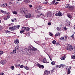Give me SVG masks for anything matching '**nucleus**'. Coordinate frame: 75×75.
<instances>
[{"instance_id": "f257e3e1", "label": "nucleus", "mask_w": 75, "mask_h": 75, "mask_svg": "<svg viewBox=\"0 0 75 75\" xmlns=\"http://www.w3.org/2000/svg\"><path fill=\"white\" fill-rule=\"evenodd\" d=\"M66 49L67 50H68V51H72V50H73V48H72V45H71L67 44Z\"/></svg>"}, {"instance_id": "f03ea898", "label": "nucleus", "mask_w": 75, "mask_h": 75, "mask_svg": "<svg viewBox=\"0 0 75 75\" xmlns=\"http://www.w3.org/2000/svg\"><path fill=\"white\" fill-rule=\"evenodd\" d=\"M21 12L22 13H23L24 14H27V13H28V10H27V9L26 8H25V9H23L21 11Z\"/></svg>"}, {"instance_id": "7ed1b4c3", "label": "nucleus", "mask_w": 75, "mask_h": 75, "mask_svg": "<svg viewBox=\"0 0 75 75\" xmlns=\"http://www.w3.org/2000/svg\"><path fill=\"white\" fill-rule=\"evenodd\" d=\"M17 28L16 26H13L12 27H10L9 28V30L11 31H14Z\"/></svg>"}, {"instance_id": "20e7f679", "label": "nucleus", "mask_w": 75, "mask_h": 75, "mask_svg": "<svg viewBox=\"0 0 75 75\" xmlns=\"http://www.w3.org/2000/svg\"><path fill=\"white\" fill-rule=\"evenodd\" d=\"M6 62H7V61L5 60H4L1 61L0 64H2V65H5V64H6Z\"/></svg>"}, {"instance_id": "39448f33", "label": "nucleus", "mask_w": 75, "mask_h": 75, "mask_svg": "<svg viewBox=\"0 0 75 75\" xmlns=\"http://www.w3.org/2000/svg\"><path fill=\"white\" fill-rule=\"evenodd\" d=\"M67 16L70 19L72 18V13H69L67 14Z\"/></svg>"}, {"instance_id": "423d86ee", "label": "nucleus", "mask_w": 75, "mask_h": 75, "mask_svg": "<svg viewBox=\"0 0 75 75\" xmlns=\"http://www.w3.org/2000/svg\"><path fill=\"white\" fill-rule=\"evenodd\" d=\"M65 7L66 8H71V7H72V6L68 4H66L65 6Z\"/></svg>"}, {"instance_id": "0eeeda50", "label": "nucleus", "mask_w": 75, "mask_h": 75, "mask_svg": "<svg viewBox=\"0 0 75 75\" xmlns=\"http://www.w3.org/2000/svg\"><path fill=\"white\" fill-rule=\"evenodd\" d=\"M65 7L66 8H71V7H72V6L68 4H66L65 6Z\"/></svg>"}, {"instance_id": "6e6552de", "label": "nucleus", "mask_w": 75, "mask_h": 75, "mask_svg": "<svg viewBox=\"0 0 75 75\" xmlns=\"http://www.w3.org/2000/svg\"><path fill=\"white\" fill-rule=\"evenodd\" d=\"M36 8L37 10H42V7L41 6H38Z\"/></svg>"}, {"instance_id": "1a4fd4ad", "label": "nucleus", "mask_w": 75, "mask_h": 75, "mask_svg": "<svg viewBox=\"0 0 75 75\" xmlns=\"http://www.w3.org/2000/svg\"><path fill=\"white\" fill-rule=\"evenodd\" d=\"M44 73L46 75H49V74H50V71L45 70L44 72Z\"/></svg>"}, {"instance_id": "9d476101", "label": "nucleus", "mask_w": 75, "mask_h": 75, "mask_svg": "<svg viewBox=\"0 0 75 75\" xmlns=\"http://www.w3.org/2000/svg\"><path fill=\"white\" fill-rule=\"evenodd\" d=\"M29 48H30V50H32L33 51H37V48L34 47H33L32 48H31V47H30Z\"/></svg>"}, {"instance_id": "9b49d317", "label": "nucleus", "mask_w": 75, "mask_h": 75, "mask_svg": "<svg viewBox=\"0 0 75 75\" xmlns=\"http://www.w3.org/2000/svg\"><path fill=\"white\" fill-rule=\"evenodd\" d=\"M37 65L39 68H41L42 69H43V68H44V66H43V65H41L40 64H38Z\"/></svg>"}, {"instance_id": "f8f14e48", "label": "nucleus", "mask_w": 75, "mask_h": 75, "mask_svg": "<svg viewBox=\"0 0 75 75\" xmlns=\"http://www.w3.org/2000/svg\"><path fill=\"white\" fill-rule=\"evenodd\" d=\"M65 58H66V56L64 55L61 57L60 59L61 60H65Z\"/></svg>"}, {"instance_id": "ddd939ff", "label": "nucleus", "mask_w": 75, "mask_h": 75, "mask_svg": "<svg viewBox=\"0 0 75 75\" xmlns=\"http://www.w3.org/2000/svg\"><path fill=\"white\" fill-rule=\"evenodd\" d=\"M26 18H30V17H31V14L29 13L28 15H27L25 16Z\"/></svg>"}, {"instance_id": "4468645a", "label": "nucleus", "mask_w": 75, "mask_h": 75, "mask_svg": "<svg viewBox=\"0 0 75 75\" xmlns=\"http://www.w3.org/2000/svg\"><path fill=\"white\" fill-rule=\"evenodd\" d=\"M65 25L67 26H68L69 25H70L71 24V22L68 21L67 22L65 23Z\"/></svg>"}, {"instance_id": "2eb2a0df", "label": "nucleus", "mask_w": 75, "mask_h": 75, "mask_svg": "<svg viewBox=\"0 0 75 75\" xmlns=\"http://www.w3.org/2000/svg\"><path fill=\"white\" fill-rule=\"evenodd\" d=\"M14 43L15 44H18L19 43V42L18 41V40H16L14 41Z\"/></svg>"}, {"instance_id": "dca6fc26", "label": "nucleus", "mask_w": 75, "mask_h": 75, "mask_svg": "<svg viewBox=\"0 0 75 75\" xmlns=\"http://www.w3.org/2000/svg\"><path fill=\"white\" fill-rule=\"evenodd\" d=\"M43 62L44 63H48V62L47 61V59L46 58H45L43 60Z\"/></svg>"}, {"instance_id": "f3484780", "label": "nucleus", "mask_w": 75, "mask_h": 75, "mask_svg": "<svg viewBox=\"0 0 75 75\" xmlns=\"http://www.w3.org/2000/svg\"><path fill=\"white\" fill-rule=\"evenodd\" d=\"M15 66L16 67V68H17V67H20V64H15Z\"/></svg>"}, {"instance_id": "a211bd4d", "label": "nucleus", "mask_w": 75, "mask_h": 75, "mask_svg": "<svg viewBox=\"0 0 75 75\" xmlns=\"http://www.w3.org/2000/svg\"><path fill=\"white\" fill-rule=\"evenodd\" d=\"M66 69L67 71H69L71 69V67L69 66H68L66 67Z\"/></svg>"}, {"instance_id": "6ab92c4d", "label": "nucleus", "mask_w": 75, "mask_h": 75, "mask_svg": "<svg viewBox=\"0 0 75 75\" xmlns=\"http://www.w3.org/2000/svg\"><path fill=\"white\" fill-rule=\"evenodd\" d=\"M30 54L34 55L35 54V52L34 51H30Z\"/></svg>"}, {"instance_id": "aec40b11", "label": "nucleus", "mask_w": 75, "mask_h": 75, "mask_svg": "<svg viewBox=\"0 0 75 75\" xmlns=\"http://www.w3.org/2000/svg\"><path fill=\"white\" fill-rule=\"evenodd\" d=\"M30 30V28H29L28 27H25V31H29Z\"/></svg>"}, {"instance_id": "412c9836", "label": "nucleus", "mask_w": 75, "mask_h": 75, "mask_svg": "<svg viewBox=\"0 0 75 75\" xmlns=\"http://www.w3.org/2000/svg\"><path fill=\"white\" fill-rule=\"evenodd\" d=\"M47 16H48V17H51L52 16V15L51 14V13L48 12L47 13Z\"/></svg>"}, {"instance_id": "4be33fe9", "label": "nucleus", "mask_w": 75, "mask_h": 75, "mask_svg": "<svg viewBox=\"0 0 75 75\" xmlns=\"http://www.w3.org/2000/svg\"><path fill=\"white\" fill-rule=\"evenodd\" d=\"M30 0H25L24 1L25 3H28L29 2H30Z\"/></svg>"}, {"instance_id": "5701e85b", "label": "nucleus", "mask_w": 75, "mask_h": 75, "mask_svg": "<svg viewBox=\"0 0 75 75\" xmlns=\"http://www.w3.org/2000/svg\"><path fill=\"white\" fill-rule=\"evenodd\" d=\"M20 48L19 47V46H17L16 47H15V50H18Z\"/></svg>"}, {"instance_id": "b1692460", "label": "nucleus", "mask_w": 75, "mask_h": 75, "mask_svg": "<svg viewBox=\"0 0 75 75\" xmlns=\"http://www.w3.org/2000/svg\"><path fill=\"white\" fill-rule=\"evenodd\" d=\"M1 12L3 14H7V12L6 11H4L3 10H1Z\"/></svg>"}, {"instance_id": "393cba45", "label": "nucleus", "mask_w": 75, "mask_h": 75, "mask_svg": "<svg viewBox=\"0 0 75 75\" xmlns=\"http://www.w3.org/2000/svg\"><path fill=\"white\" fill-rule=\"evenodd\" d=\"M0 6H1V7H4L6 6L4 4H0Z\"/></svg>"}, {"instance_id": "a878e982", "label": "nucleus", "mask_w": 75, "mask_h": 75, "mask_svg": "<svg viewBox=\"0 0 75 75\" xmlns=\"http://www.w3.org/2000/svg\"><path fill=\"white\" fill-rule=\"evenodd\" d=\"M58 13L59 16H62V13H61L60 11H59Z\"/></svg>"}, {"instance_id": "bb28decb", "label": "nucleus", "mask_w": 75, "mask_h": 75, "mask_svg": "<svg viewBox=\"0 0 75 75\" xmlns=\"http://www.w3.org/2000/svg\"><path fill=\"white\" fill-rule=\"evenodd\" d=\"M16 52H17V50H16V49H14L13 50V54H16Z\"/></svg>"}, {"instance_id": "cd10ccee", "label": "nucleus", "mask_w": 75, "mask_h": 75, "mask_svg": "<svg viewBox=\"0 0 75 75\" xmlns=\"http://www.w3.org/2000/svg\"><path fill=\"white\" fill-rule=\"evenodd\" d=\"M34 42H35V43L37 44H38V45H39V44H40V42L39 41H34Z\"/></svg>"}, {"instance_id": "c85d7f7f", "label": "nucleus", "mask_w": 75, "mask_h": 75, "mask_svg": "<svg viewBox=\"0 0 75 75\" xmlns=\"http://www.w3.org/2000/svg\"><path fill=\"white\" fill-rule=\"evenodd\" d=\"M24 68L25 69H26V70H30V69H29V68L27 66H25L24 67Z\"/></svg>"}, {"instance_id": "c756f323", "label": "nucleus", "mask_w": 75, "mask_h": 75, "mask_svg": "<svg viewBox=\"0 0 75 75\" xmlns=\"http://www.w3.org/2000/svg\"><path fill=\"white\" fill-rule=\"evenodd\" d=\"M60 33L59 32H57L56 33V34L55 35V37H57L58 35H59Z\"/></svg>"}, {"instance_id": "7c9ffc66", "label": "nucleus", "mask_w": 75, "mask_h": 75, "mask_svg": "<svg viewBox=\"0 0 75 75\" xmlns=\"http://www.w3.org/2000/svg\"><path fill=\"white\" fill-rule=\"evenodd\" d=\"M65 67V65L64 64H61L60 65V68L62 67V68H64Z\"/></svg>"}, {"instance_id": "2f4dec72", "label": "nucleus", "mask_w": 75, "mask_h": 75, "mask_svg": "<svg viewBox=\"0 0 75 75\" xmlns=\"http://www.w3.org/2000/svg\"><path fill=\"white\" fill-rule=\"evenodd\" d=\"M13 14H14L17 15V12H16V11H13L12 12Z\"/></svg>"}, {"instance_id": "473e14b6", "label": "nucleus", "mask_w": 75, "mask_h": 75, "mask_svg": "<svg viewBox=\"0 0 75 75\" xmlns=\"http://www.w3.org/2000/svg\"><path fill=\"white\" fill-rule=\"evenodd\" d=\"M55 3V0H54L52 2H51L50 3L51 4H54Z\"/></svg>"}, {"instance_id": "72a5a7b5", "label": "nucleus", "mask_w": 75, "mask_h": 75, "mask_svg": "<svg viewBox=\"0 0 75 75\" xmlns=\"http://www.w3.org/2000/svg\"><path fill=\"white\" fill-rule=\"evenodd\" d=\"M57 29L58 31H60L61 30V29L59 28H57Z\"/></svg>"}, {"instance_id": "f704fd0d", "label": "nucleus", "mask_w": 75, "mask_h": 75, "mask_svg": "<svg viewBox=\"0 0 75 75\" xmlns=\"http://www.w3.org/2000/svg\"><path fill=\"white\" fill-rule=\"evenodd\" d=\"M56 67L57 68H61V66L59 65H57Z\"/></svg>"}, {"instance_id": "c9c22d12", "label": "nucleus", "mask_w": 75, "mask_h": 75, "mask_svg": "<svg viewBox=\"0 0 75 75\" xmlns=\"http://www.w3.org/2000/svg\"><path fill=\"white\" fill-rule=\"evenodd\" d=\"M52 44H56V41L55 40H53L52 41Z\"/></svg>"}, {"instance_id": "e433bc0d", "label": "nucleus", "mask_w": 75, "mask_h": 75, "mask_svg": "<svg viewBox=\"0 0 75 75\" xmlns=\"http://www.w3.org/2000/svg\"><path fill=\"white\" fill-rule=\"evenodd\" d=\"M52 65H55V62L53 61L51 62Z\"/></svg>"}, {"instance_id": "4c0bfd02", "label": "nucleus", "mask_w": 75, "mask_h": 75, "mask_svg": "<svg viewBox=\"0 0 75 75\" xmlns=\"http://www.w3.org/2000/svg\"><path fill=\"white\" fill-rule=\"evenodd\" d=\"M24 30H21L20 32V33H21V34H23V33H24Z\"/></svg>"}, {"instance_id": "58836bf2", "label": "nucleus", "mask_w": 75, "mask_h": 75, "mask_svg": "<svg viewBox=\"0 0 75 75\" xmlns=\"http://www.w3.org/2000/svg\"><path fill=\"white\" fill-rule=\"evenodd\" d=\"M3 53H4V52L2 51H0V55H2Z\"/></svg>"}, {"instance_id": "ea45409f", "label": "nucleus", "mask_w": 75, "mask_h": 75, "mask_svg": "<svg viewBox=\"0 0 75 75\" xmlns=\"http://www.w3.org/2000/svg\"><path fill=\"white\" fill-rule=\"evenodd\" d=\"M64 37H61L60 38V40L61 41H62V40H64Z\"/></svg>"}, {"instance_id": "a19ab883", "label": "nucleus", "mask_w": 75, "mask_h": 75, "mask_svg": "<svg viewBox=\"0 0 75 75\" xmlns=\"http://www.w3.org/2000/svg\"><path fill=\"white\" fill-rule=\"evenodd\" d=\"M55 69H52L51 71V73H53L54 72V71H55Z\"/></svg>"}, {"instance_id": "79ce46f5", "label": "nucleus", "mask_w": 75, "mask_h": 75, "mask_svg": "<svg viewBox=\"0 0 75 75\" xmlns=\"http://www.w3.org/2000/svg\"><path fill=\"white\" fill-rule=\"evenodd\" d=\"M71 59H75V56L73 55V56H71Z\"/></svg>"}, {"instance_id": "37998d69", "label": "nucleus", "mask_w": 75, "mask_h": 75, "mask_svg": "<svg viewBox=\"0 0 75 75\" xmlns=\"http://www.w3.org/2000/svg\"><path fill=\"white\" fill-rule=\"evenodd\" d=\"M55 15L56 16H59V13H57L56 14H55Z\"/></svg>"}, {"instance_id": "c03bdc74", "label": "nucleus", "mask_w": 75, "mask_h": 75, "mask_svg": "<svg viewBox=\"0 0 75 75\" xmlns=\"http://www.w3.org/2000/svg\"><path fill=\"white\" fill-rule=\"evenodd\" d=\"M22 30H25V27H23L22 28Z\"/></svg>"}, {"instance_id": "a18cd8bd", "label": "nucleus", "mask_w": 75, "mask_h": 75, "mask_svg": "<svg viewBox=\"0 0 75 75\" xmlns=\"http://www.w3.org/2000/svg\"><path fill=\"white\" fill-rule=\"evenodd\" d=\"M74 34H73V35L71 36V37H72V38H74Z\"/></svg>"}, {"instance_id": "49530a36", "label": "nucleus", "mask_w": 75, "mask_h": 75, "mask_svg": "<svg viewBox=\"0 0 75 75\" xmlns=\"http://www.w3.org/2000/svg\"><path fill=\"white\" fill-rule=\"evenodd\" d=\"M68 71L67 72V74H69L71 73V71L70 70H68Z\"/></svg>"}, {"instance_id": "de8ad7c7", "label": "nucleus", "mask_w": 75, "mask_h": 75, "mask_svg": "<svg viewBox=\"0 0 75 75\" xmlns=\"http://www.w3.org/2000/svg\"><path fill=\"white\" fill-rule=\"evenodd\" d=\"M11 69H12V70L13 69H14V66H11Z\"/></svg>"}, {"instance_id": "09e8293b", "label": "nucleus", "mask_w": 75, "mask_h": 75, "mask_svg": "<svg viewBox=\"0 0 75 75\" xmlns=\"http://www.w3.org/2000/svg\"><path fill=\"white\" fill-rule=\"evenodd\" d=\"M4 20H6L7 19V17H5L4 18Z\"/></svg>"}, {"instance_id": "8fccbe9b", "label": "nucleus", "mask_w": 75, "mask_h": 75, "mask_svg": "<svg viewBox=\"0 0 75 75\" xmlns=\"http://www.w3.org/2000/svg\"><path fill=\"white\" fill-rule=\"evenodd\" d=\"M20 68H23L24 67V66H23V65H21V66H19Z\"/></svg>"}, {"instance_id": "3c124183", "label": "nucleus", "mask_w": 75, "mask_h": 75, "mask_svg": "<svg viewBox=\"0 0 75 75\" xmlns=\"http://www.w3.org/2000/svg\"><path fill=\"white\" fill-rule=\"evenodd\" d=\"M20 25H18L16 26V28H18V29H19V28H20Z\"/></svg>"}, {"instance_id": "603ef678", "label": "nucleus", "mask_w": 75, "mask_h": 75, "mask_svg": "<svg viewBox=\"0 0 75 75\" xmlns=\"http://www.w3.org/2000/svg\"><path fill=\"white\" fill-rule=\"evenodd\" d=\"M3 27L1 26H0V31H1V30H2V29H3Z\"/></svg>"}, {"instance_id": "864d4df0", "label": "nucleus", "mask_w": 75, "mask_h": 75, "mask_svg": "<svg viewBox=\"0 0 75 75\" xmlns=\"http://www.w3.org/2000/svg\"><path fill=\"white\" fill-rule=\"evenodd\" d=\"M6 33H8V34H10V33H11L10 32L7 30L6 31Z\"/></svg>"}, {"instance_id": "5fc2aeb1", "label": "nucleus", "mask_w": 75, "mask_h": 75, "mask_svg": "<svg viewBox=\"0 0 75 75\" xmlns=\"http://www.w3.org/2000/svg\"><path fill=\"white\" fill-rule=\"evenodd\" d=\"M29 7H30V8H31V7H32V6L31 5H29Z\"/></svg>"}, {"instance_id": "6e6d98bb", "label": "nucleus", "mask_w": 75, "mask_h": 75, "mask_svg": "<svg viewBox=\"0 0 75 75\" xmlns=\"http://www.w3.org/2000/svg\"><path fill=\"white\" fill-rule=\"evenodd\" d=\"M64 30H67V28L65 27H64Z\"/></svg>"}, {"instance_id": "4d7b16f0", "label": "nucleus", "mask_w": 75, "mask_h": 75, "mask_svg": "<svg viewBox=\"0 0 75 75\" xmlns=\"http://www.w3.org/2000/svg\"><path fill=\"white\" fill-rule=\"evenodd\" d=\"M51 22H49L48 23V25H51Z\"/></svg>"}, {"instance_id": "13d9d810", "label": "nucleus", "mask_w": 75, "mask_h": 75, "mask_svg": "<svg viewBox=\"0 0 75 75\" xmlns=\"http://www.w3.org/2000/svg\"><path fill=\"white\" fill-rule=\"evenodd\" d=\"M67 22H68V19H66L65 20V23H67Z\"/></svg>"}, {"instance_id": "bf43d9fd", "label": "nucleus", "mask_w": 75, "mask_h": 75, "mask_svg": "<svg viewBox=\"0 0 75 75\" xmlns=\"http://www.w3.org/2000/svg\"><path fill=\"white\" fill-rule=\"evenodd\" d=\"M43 4H47V2H43Z\"/></svg>"}, {"instance_id": "052dcab7", "label": "nucleus", "mask_w": 75, "mask_h": 75, "mask_svg": "<svg viewBox=\"0 0 75 75\" xmlns=\"http://www.w3.org/2000/svg\"><path fill=\"white\" fill-rule=\"evenodd\" d=\"M49 35L50 36H52L53 35L51 33H49Z\"/></svg>"}, {"instance_id": "680f3d73", "label": "nucleus", "mask_w": 75, "mask_h": 75, "mask_svg": "<svg viewBox=\"0 0 75 75\" xmlns=\"http://www.w3.org/2000/svg\"><path fill=\"white\" fill-rule=\"evenodd\" d=\"M0 75H4V74L3 73H1L0 74Z\"/></svg>"}, {"instance_id": "e2e57ef3", "label": "nucleus", "mask_w": 75, "mask_h": 75, "mask_svg": "<svg viewBox=\"0 0 75 75\" xmlns=\"http://www.w3.org/2000/svg\"><path fill=\"white\" fill-rule=\"evenodd\" d=\"M27 35H28V36H30V33H27Z\"/></svg>"}, {"instance_id": "0e129e2a", "label": "nucleus", "mask_w": 75, "mask_h": 75, "mask_svg": "<svg viewBox=\"0 0 75 75\" xmlns=\"http://www.w3.org/2000/svg\"><path fill=\"white\" fill-rule=\"evenodd\" d=\"M10 16H8L6 17V18H10Z\"/></svg>"}, {"instance_id": "69168bd1", "label": "nucleus", "mask_w": 75, "mask_h": 75, "mask_svg": "<svg viewBox=\"0 0 75 75\" xmlns=\"http://www.w3.org/2000/svg\"><path fill=\"white\" fill-rule=\"evenodd\" d=\"M49 57L50 58V59L51 61H52V59H51V57L50 56H49Z\"/></svg>"}, {"instance_id": "338daca9", "label": "nucleus", "mask_w": 75, "mask_h": 75, "mask_svg": "<svg viewBox=\"0 0 75 75\" xmlns=\"http://www.w3.org/2000/svg\"><path fill=\"white\" fill-rule=\"evenodd\" d=\"M64 38L66 39H67V38H68V37H67V36H64Z\"/></svg>"}, {"instance_id": "774afa93", "label": "nucleus", "mask_w": 75, "mask_h": 75, "mask_svg": "<svg viewBox=\"0 0 75 75\" xmlns=\"http://www.w3.org/2000/svg\"><path fill=\"white\" fill-rule=\"evenodd\" d=\"M58 4V2H56L55 3V4H56V5H57V4Z\"/></svg>"}]
</instances>
